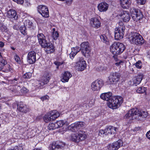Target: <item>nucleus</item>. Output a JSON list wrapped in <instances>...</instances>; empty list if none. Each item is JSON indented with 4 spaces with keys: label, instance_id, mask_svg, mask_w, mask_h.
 I'll return each instance as SVG.
<instances>
[{
    "label": "nucleus",
    "instance_id": "obj_53",
    "mask_svg": "<svg viewBox=\"0 0 150 150\" xmlns=\"http://www.w3.org/2000/svg\"><path fill=\"white\" fill-rule=\"evenodd\" d=\"M146 135L148 139H150V130L147 133Z\"/></svg>",
    "mask_w": 150,
    "mask_h": 150
},
{
    "label": "nucleus",
    "instance_id": "obj_63",
    "mask_svg": "<svg viewBox=\"0 0 150 150\" xmlns=\"http://www.w3.org/2000/svg\"><path fill=\"white\" fill-rule=\"evenodd\" d=\"M53 32H54V31H56L55 30V28H53Z\"/></svg>",
    "mask_w": 150,
    "mask_h": 150
},
{
    "label": "nucleus",
    "instance_id": "obj_41",
    "mask_svg": "<svg viewBox=\"0 0 150 150\" xmlns=\"http://www.w3.org/2000/svg\"><path fill=\"white\" fill-rule=\"evenodd\" d=\"M52 35L53 38L54 40H55L57 39L59 37V33L57 31L53 32Z\"/></svg>",
    "mask_w": 150,
    "mask_h": 150
},
{
    "label": "nucleus",
    "instance_id": "obj_46",
    "mask_svg": "<svg viewBox=\"0 0 150 150\" xmlns=\"http://www.w3.org/2000/svg\"><path fill=\"white\" fill-rule=\"evenodd\" d=\"M98 134L100 136L104 134H105V135H107L106 133H105V129L104 130L103 129L100 130Z\"/></svg>",
    "mask_w": 150,
    "mask_h": 150
},
{
    "label": "nucleus",
    "instance_id": "obj_35",
    "mask_svg": "<svg viewBox=\"0 0 150 150\" xmlns=\"http://www.w3.org/2000/svg\"><path fill=\"white\" fill-rule=\"evenodd\" d=\"M100 37L102 41L107 44H108V40L105 35H102L100 36Z\"/></svg>",
    "mask_w": 150,
    "mask_h": 150
},
{
    "label": "nucleus",
    "instance_id": "obj_18",
    "mask_svg": "<svg viewBox=\"0 0 150 150\" xmlns=\"http://www.w3.org/2000/svg\"><path fill=\"white\" fill-rule=\"evenodd\" d=\"M79 71H82L86 67V62L82 57H79V61L76 62Z\"/></svg>",
    "mask_w": 150,
    "mask_h": 150
},
{
    "label": "nucleus",
    "instance_id": "obj_47",
    "mask_svg": "<svg viewBox=\"0 0 150 150\" xmlns=\"http://www.w3.org/2000/svg\"><path fill=\"white\" fill-rule=\"evenodd\" d=\"M49 98V97L47 95H45L40 98L41 100L42 101L46 100H47Z\"/></svg>",
    "mask_w": 150,
    "mask_h": 150
},
{
    "label": "nucleus",
    "instance_id": "obj_31",
    "mask_svg": "<svg viewBox=\"0 0 150 150\" xmlns=\"http://www.w3.org/2000/svg\"><path fill=\"white\" fill-rule=\"evenodd\" d=\"M71 52L70 54V57L72 59L76 54L80 51V48L78 46L72 48Z\"/></svg>",
    "mask_w": 150,
    "mask_h": 150
},
{
    "label": "nucleus",
    "instance_id": "obj_37",
    "mask_svg": "<svg viewBox=\"0 0 150 150\" xmlns=\"http://www.w3.org/2000/svg\"><path fill=\"white\" fill-rule=\"evenodd\" d=\"M146 88L143 87H139L137 90V92L138 93H143L146 91Z\"/></svg>",
    "mask_w": 150,
    "mask_h": 150
},
{
    "label": "nucleus",
    "instance_id": "obj_26",
    "mask_svg": "<svg viewBox=\"0 0 150 150\" xmlns=\"http://www.w3.org/2000/svg\"><path fill=\"white\" fill-rule=\"evenodd\" d=\"M72 76L71 73L68 71H65L63 75V78L61 81L63 82H67Z\"/></svg>",
    "mask_w": 150,
    "mask_h": 150
},
{
    "label": "nucleus",
    "instance_id": "obj_50",
    "mask_svg": "<svg viewBox=\"0 0 150 150\" xmlns=\"http://www.w3.org/2000/svg\"><path fill=\"white\" fill-rule=\"evenodd\" d=\"M6 29V27L4 25H2L1 26H0V29L2 31H4Z\"/></svg>",
    "mask_w": 150,
    "mask_h": 150
},
{
    "label": "nucleus",
    "instance_id": "obj_19",
    "mask_svg": "<svg viewBox=\"0 0 150 150\" xmlns=\"http://www.w3.org/2000/svg\"><path fill=\"white\" fill-rule=\"evenodd\" d=\"M15 88H16V89L14 90L13 89V90H12L11 91L13 94H15L16 95H19L20 91H21L22 93H25L28 92V90L26 87L23 86L21 89L20 86L19 85L16 86L15 87Z\"/></svg>",
    "mask_w": 150,
    "mask_h": 150
},
{
    "label": "nucleus",
    "instance_id": "obj_48",
    "mask_svg": "<svg viewBox=\"0 0 150 150\" xmlns=\"http://www.w3.org/2000/svg\"><path fill=\"white\" fill-rule=\"evenodd\" d=\"M0 62L2 64V65L3 66L6 65L7 62L4 59H2L0 60Z\"/></svg>",
    "mask_w": 150,
    "mask_h": 150
},
{
    "label": "nucleus",
    "instance_id": "obj_32",
    "mask_svg": "<svg viewBox=\"0 0 150 150\" xmlns=\"http://www.w3.org/2000/svg\"><path fill=\"white\" fill-rule=\"evenodd\" d=\"M65 124L66 125H69L67 122H64L63 120H59L55 123V126L56 127L58 128L62 127Z\"/></svg>",
    "mask_w": 150,
    "mask_h": 150
},
{
    "label": "nucleus",
    "instance_id": "obj_56",
    "mask_svg": "<svg viewBox=\"0 0 150 150\" xmlns=\"http://www.w3.org/2000/svg\"><path fill=\"white\" fill-rule=\"evenodd\" d=\"M73 0H65V1H66V3L67 4L68 3H71L72 2Z\"/></svg>",
    "mask_w": 150,
    "mask_h": 150
},
{
    "label": "nucleus",
    "instance_id": "obj_59",
    "mask_svg": "<svg viewBox=\"0 0 150 150\" xmlns=\"http://www.w3.org/2000/svg\"><path fill=\"white\" fill-rule=\"evenodd\" d=\"M140 129L139 127H136L135 129V130H138Z\"/></svg>",
    "mask_w": 150,
    "mask_h": 150
},
{
    "label": "nucleus",
    "instance_id": "obj_16",
    "mask_svg": "<svg viewBox=\"0 0 150 150\" xmlns=\"http://www.w3.org/2000/svg\"><path fill=\"white\" fill-rule=\"evenodd\" d=\"M36 53L34 51L28 52L27 56V61L30 64H33L36 61Z\"/></svg>",
    "mask_w": 150,
    "mask_h": 150
},
{
    "label": "nucleus",
    "instance_id": "obj_62",
    "mask_svg": "<svg viewBox=\"0 0 150 150\" xmlns=\"http://www.w3.org/2000/svg\"><path fill=\"white\" fill-rule=\"evenodd\" d=\"M3 68L2 67H0V71Z\"/></svg>",
    "mask_w": 150,
    "mask_h": 150
},
{
    "label": "nucleus",
    "instance_id": "obj_15",
    "mask_svg": "<svg viewBox=\"0 0 150 150\" xmlns=\"http://www.w3.org/2000/svg\"><path fill=\"white\" fill-rule=\"evenodd\" d=\"M66 144L62 142L57 141L53 142L50 147L52 150L57 149H63L65 146Z\"/></svg>",
    "mask_w": 150,
    "mask_h": 150
},
{
    "label": "nucleus",
    "instance_id": "obj_61",
    "mask_svg": "<svg viewBox=\"0 0 150 150\" xmlns=\"http://www.w3.org/2000/svg\"><path fill=\"white\" fill-rule=\"evenodd\" d=\"M33 150H41V149L38 148H35Z\"/></svg>",
    "mask_w": 150,
    "mask_h": 150
},
{
    "label": "nucleus",
    "instance_id": "obj_43",
    "mask_svg": "<svg viewBox=\"0 0 150 150\" xmlns=\"http://www.w3.org/2000/svg\"><path fill=\"white\" fill-rule=\"evenodd\" d=\"M137 3L140 5H144L146 2V0H136Z\"/></svg>",
    "mask_w": 150,
    "mask_h": 150
},
{
    "label": "nucleus",
    "instance_id": "obj_22",
    "mask_svg": "<svg viewBox=\"0 0 150 150\" xmlns=\"http://www.w3.org/2000/svg\"><path fill=\"white\" fill-rule=\"evenodd\" d=\"M108 4L105 2H102L99 4L98 6V8L100 12H105L108 8Z\"/></svg>",
    "mask_w": 150,
    "mask_h": 150
},
{
    "label": "nucleus",
    "instance_id": "obj_11",
    "mask_svg": "<svg viewBox=\"0 0 150 150\" xmlns=\"http://www.w3.org/2000/svg\"><path fill=\"white\" fill-rule=\"evenodd\" d=\"M80 51H81L82 54L85 57L86 55H88L91 51L90 46L88 42H85L80 45Z\"/></svg>",
    "mask_w": 150,
    "mask_h": 150
},
{
    "label": "nucleus",
    "instance_id": "obj_8",
    "mask_svg": "<svg viewBox=\"0 0 150 150\" xmlns=\"http://www.w3.org/2000/svg\"><path fill=\"white\" fill-rule=\"evenodd\" d=\"M60 115L59 113L56 110L52 111V112L45 115L43 118L44 120L47 123L50 121H53Z\"/></svg>",
    "mask_w": 150,
    "mask_h": 150
},
{
    "label": "nucleus",
    "instance_id": "obj_27",
    "mask_svg": "<svg viewBox=\"0 0 150 150\" xmlns=\"http://www.w3.org/2000/svg\"><path fill=\"white\" fill-rule=\"evenodd\" d=\"M90 23L92 27L98 28L100 26V23L99 21L96 18H92L90 21Z\"/></svg>",
    "mask_w": 150,
    "mask_h": 150
},
{
    "label": "nucleus",
    "instance_id": "obj_25",
    "mask_svg": "<svg viewBox=\"0 0 150 150\" xmlns=\"http://www.w3.org/2000/svg\"><path fill=\"white\" fill-rule=\"evenodd\" d=\"M132 0H120V3L122 7L124 9H127L129 7Z\"/></svg>",
    "mask_w": 150,
    "mask_h": 150
},
{
    "label": "nucleus",
    "instance_id": "obj_4",
    "mask_svg": "<svg viewBox=\"0 0 150 150\" xmlns=\"http://www.w3.org/2000/svg\"><path fill=\"white\" fill-rule=\"evenodd\" d=\"M123 102L122 98L120 96L113 97L108 103V105L110 108L114 109L119 107Z\"/></svg>",
    "mask_w": 150,
    "mask_h": 150
},
{
    "label": "nucleus",
    "instance_id": "obj_51",
    "mask_svg": "<svg viewBox=\"0 0 150 150\" xmlns=\"http://www.w3.org/2000/svg\"><path fill=\"white\" fill-rule=\"evenodd\" d=\"M123 62L122 61H120L119 62H118L115 63V65L117 66H119L121 63H123Z\"/></svg>",
    "mask_w": 150,
    "mask_h": 150
},
{
    "label": "nucleus",
    "instance_id": "obj_34",
    "mask_svg": "<svg viewBox=\"0 0 150 150\" xmlns=\"http://www.w3.org/2000/svg\"><path fill=\"white\" fill-rule=\"evenodd\" d=\"M20 31L21 33L24 35H26L27 34L26 27L25 25L21 26L19 28Z\"/></svg>",
    "mask_w": 150,
    "mask_h": 150
},
{
    "label": "nucleus",
    "instance_id": "obj_55",
    "mask_svg": "<svg viewBox=\"0 0 150 150\" xmlns=\"http://www.w3.org/2000/svg\"><path fill=\"white\" fill-rule=\"evenodd\" d=\"M147 57L150 59V50H149L147 53Z\"/></svg>",
    "mask_w": 150,
    "mask_h": 150
},
{
    "label": "nucleus",
    "instance_id": "obj_33",
    "mask_svg": "<svg viewBox=\"0 0 150 150\" xmlns=\"http://www.w3.org/2000/svg\"><path fill=\"white\" fill-rule=\"evenodd\" d=\"M24 25L30 28H33V23L29 20H25L24 23Z\"/></svg>",
    "mask_w": 150,
    "mask_h": 150
},
{
    "label": "nucleus",
    "instance_id": "obj_20",
    "mask_svg": "<svg viewBox=\"0 0 150 150\" xmlns=\"http://www.w3.org/2000/svg\"><path fill=\"white\" fill-rule=\"evenodd\" d=\"M123 21L124 22L129 21L131 18V16L127 11H123L119 15Z\"/></svg>",
    "mask_w": 150,
    "mask_h": 150
},
{
    "label": "nucleus",
    "instance_id": "obj_6",
    "mask_svg": "<svg viewBox=\"0 0 150 150\" xmlns=\"http://www.w3.org/2000/svg\"><path fill=\"white\" fill-rule=\"evenodd\" d=\"M119 26L115 29V38L116 40H120L123 38L125 29V25L122 22H119Z\"/></svg>",
    "mask_w": 150,
    "mask_h": 150
},
{
    "label": "nucleus",
    "instance_id": "obj_9",
    "mask_svg": "<svg viewBox=\"0 0 150 150\" xmlns=\"http://www.w3.org/2000/svg\"><path fill=\"white\" fill-rule=\"evenodd\" d=\"M130 12L133 19L136 21L142 19L143 17V15L139 10L133 8L130 10Z\"/></svg>",
    "mask_w": 150,
    "mask_h": 150
},
{
    "label": "nucleus",
    "instance_id": "obj_64",
    "mask_svg": "<svg viewBox=\"0 0 150 150\" xmlns=\"http://www.w3.org/2000/svg\"><path fill=\"white\" fill-rule=\"evenodd\" d=\"M13 1H14L15 2H17L18 0H13Z\"/></svg>",
    "mask_w": 150,
    "mask_h": 150
},
{
    "label": "nucleus",
    "instance_id": "obj_23",
    "mask_svg": "<svg viewBox=\"0 0 150 150\" xmlns=\"http://www.w3.org/2000/svg\"><path fill=\"white\" fill-rule=\"evenodd\" d=\"M112 93L110 92L103 93L100 95V98L108 102L113 97L112 96Z\"/></svg>",
    "mask_w": 150,
    "mask_h": 150
},
{
    "label": "nucleus",
    "instance_id": "obj_24",
    "mask_svg": "<svg viewBox=\"0 0 150 150\" xmlns=\"http://www.w3.org/2000/svg\"><path fill=\"white\" fill-rule=\"evenodd\" d=\"M143 76V74H140L133 78V85L137 86L139 84L142 80Z\"/></svg>",
    "mask_w": 150,
    "mask_h": 150
},
{
    "label": "nucleus",
    "instance_id": "obj_58",
    "mask_svg": "<svg viewBox=\"0 0 150 150\" xmlns=\"http://www.w3.org/2000/svg\"><path fill=\"white\" fill-rule=\"evenodd\" d=\"M4 45V43L2 42H0V47H2Z\"/></svg>",
    "mask_w": 150,
    "mask_h": 150
},
{
    "label": "nucleus",
    "instance_id": "obj_38",
    "mask_svg": "<svg viewBox=\"0 0 150 150\" xmlns=\"http://www.w3.org/2000/svg\"><path fill=\"white\" fill-rule=\"evenodd\" d=\"M32 76L31 73L28 72L25 73L23 76V78L25 79H29Z\"/></svg>",
    "mask_w": 150,
    "mask_h": 150
},
{
    "label": "nucleus",
    "instance_id": "obj_36",
    "mask_svg": "<svg viewBox=\"0 0 150 150\" xmlns=\"http://www.w3.org/2000/svg\"><path fill=\"white\" fill-rule=\"evenodd\" d=\"M10 81L12 84L16 85L21 82L19 78H15L13 80H10Z\"/></svg>",
    "mask_w": 150,
    "mask_h": 150
},
{
    "label": "nucleus",
    "instance_id": "obj_2",
    "mask_svg": "<svg viewBox=\"0 0 150 150\" xmlns=\"http://www.w3.org/2000/svg\"><path fill=\"white\" fill-rule=\"evenodd\" d=\"M39 44L42 47L46 48L45 51L47 53H51L54 51V45L45 39V35L42 33H40L37 35Z\"/></svg>",
    "mask_w": 150,
    "mask_h": 150
},
{
    "label": "nucleus",
    "instance_id": "obj_10",
    "mask_svg": "<svg viewBox=\"0 0 150 150\" xmlns=\"http://www.w3.org/2000/svg\"><path fill=\"white\" fill-rule=\"evenodd\" d=\"M121 75L117 72H112L110 73L108 77L109 80L111 84H116L120 81Z\"/></svg>",
    "mask_w": 150,
    "mask_h": 150
},
{
    "label": "nucleus",
    "instance_id": "obj_7",
    "mask_svg": "<svg viewBox=\"0 0 150 150\" xmlns=\"http://www.w3.org/2000/svg\"><path fill=\"white\" fill-rule=\"evenodd\" d=\"M87 136L86 133L83 131L80 130L77 133L72 134L71 139L76 142H79L85 140Z\"/></svg>",
    "mask_w": 150,
    "mask_h": 150
},
{
    "label": "nucleus",
    "instance_id": "obj_21",
    "mask_svg": "<svg viewBox=\"0 0 150 150\" xmlns=\"http://www.w3.org/2000/svg\"><path fill=\"white\" fill-rule=\"evenodd\" d=\"M122 144V142L121 140H118L109 146V149L110 150H117L121 146Z\"/></svg>",
    "mask_w": 150,
    "mask_h": 150
},
{
    "label": "nucleus",
    "instance_id": "obj_17",
    "mask_svg": "<svg viewBox=\"0 0 150 150\" xmlns=\"http://www.w3.org/2000/svg\"><path fill=\"white\" fill-rule=\"evenodd\" d=\"M17 109L20 112L24 113L29 112L30 110L27 106L22 102H20L17 105Z\"/></svg>",
    "mask_w": 150,
    "mask_h": 150
},
{
    "label": "nucleus",
    "instance_id": "obj_42",
    "mask_svg": "<svg viewBox=\"0 0 150 150\" xmlns=\"http://www.w3.org/2000/svg\"><path fill=\"white\" fill-rule=\"evenodd\" d=\"M134 65L137 68L140 69L142 67V62L141 61L139 60L134 64Z\"/></svg>",
    "mask_w": 150,
    "mask_h": 150
},
{
    "label": "nucleus",
    "instance_id": "obj_12",
    "mask_svg": "<svg viewBox=\"0 0 150 150\" xmlns=\"http://www.w3.org/2000/svg\"><path fill=\"white\" fill-rule=\"evenodd\" d=\"M84 125V123L82 122H78L70 125L69 128L72 132H77L81 127H83Z\"/></svg>",
    "mask_w": 150,
    "mask_h": 150
},
{
    "label": "nucleus",
    "instance_id": "obj_52",
    "mask_svg": "<svg viewBox=\"0 0 150 150\" xmlns=\"http://www.w3.org/2000/svg\"><path fill=\"white\" fill-rule=\"evenodd\" d=\"M23 0H18L16 2V3H17L18 4H23Z\"/></svg>",
    "mask_w": 150,
    "mask_h": 150
},
{
    "label": "nucleus",
    "instance_id": "obj_30",
    "mask_svg": "<svg viewBox=\"0 0 150 150\" xmlns=\"http://www.w3.org/2000/svg\"><path fill=\"white\" fill-rule=\"evenodd\" d=\"M116 128L112 126H109L105 129V133L107 134H114L116 131Z\"/></svg>",
    "mask_w": 150,
    "mask_h": 150
},
{
    "label": "nucleus",
    "instance_id": "obj_57",
    "mask_svg": "<svg viewBox=\"0 0 150 150\" xmlns=\"http://www.w3.org/2000/svg\"><path fill=\"white\" fill-rule=\"evenodd\" d=\"M20 119L22 121H24L26 119L25 117L24 116L21 117Z\"/></svg>",
    "mask_w": 150,
    "mask_h": 150
},
{
    "label": "nucleus",
    "instance_id": "obj_54",
    "mask_svg": "<svg viewBox=\"0 0 150 150\" xmlns=\"http://www.w3.org/2000/svg\"><path fill=\"white\" fill-rule=\"evenodd\" d=\"M13 28L15 30H18L19 29V26L16 25H15L13 27Z\"/></svg>",
    "mask_w": 150,
    "mask_h": 150
},
{
    "label": "nucleus",
    "instance_id": "obj_60",
    "mask_svg": "<svg viewBox=\"0 0 150 150\" xmlns=\"http://www.w3.org/2000/svg\"><path fill=\"white\" fill-rule=\"evenodd\" d=\"M11 70H12V69L11 68H9L8 70H7V71H6V72H7L8 71H11Z\"/></svg>",
    "mask_w": 150,
    "mask_h": 150
},
{
    "label": "nucleus",
    "instance_id": "obj_39",
    "mask_svg": "<svg viewBox=\"0 0 150 150\" xmlns=\"http://www.w3.org/2000/svg\"><path fill=\"white\" fill-rule=\"evenodd\" d=\"M42 83L41 81H35L33 83L34 86H38V87H40V88H42V86L43 85H42L41 83Z\"/></svg>",
    "mask_w": 150,
    "mask_h": 150
},
{
    "label": "nucleus",
    "instance_id": "obj_14",
    "mask_svg": "<svg viewBox=\"0 0 150 150\" xmlns=\"http://www.w3.org/2000/svg\"><path fill=\"white\" fill-rule=\"evenodd\" d=\"M103 84V83L102 80H96L91 84V88L93 91H99L102 87Z\"/></svg>",
    "mask_w": 150,
    "mask_h": 150
},
{
    "label": "nucleus",
    "instance_id": "obj_40",
    "mask_svg": "<svg viewBox=\"0 0 150 150\" xmlns=\"http://www.w3.org/2000/svg\"><path fill=\"white\" fill-rule=\"evenodd\" d=\"M55 126V123L54 124H53L52 123L49 124V125L48 126V128L50 130H52L57 128Z\"/></svg>",
    "mask_w": 150,
    "mask_h": 150
},
{
    "label": "nucleus",
    "instance_id": "obj_29",
    "mask_svg": "<svg viewBox=\"0 0 150 150\" xmlns=\"http://www.w3.org/2000/svg\"><path fill=\"white\" fill-rule=\"evenodd\" d=\"M7 15L9 18H14L15 19H16L18 18L16 11L13 10H9L7 12Z\"/></svg>",
    "mask_w": 150,
    "mask_h": 150
},
{
    "label": "nucleus",
    "instance_id": "obj_1",
    "mask_svg": "<svg viewBox=\"0 0 150 150\" xmlns=\"http://www.w3.org/2000/svg\"><path fill=\"white\" fill-rule=\"evenodd\" d=\"M145 113L144 111H139L137 108H133L129 110L125 115L124 118L128 120H131L134 119H137L138 120H142V118L146 117V114L144 115Z\"/></svg>",
    "mask_w": 150,
    "mask_h": 150
},
{
    "label": "nucleus",
    "instance_id": "obj_44",
    "mask_svg": "<svg viewBox=\"0 0 150 150\" xmlns=\"http://www.w3.org/2000/svg\"><path fill=\"white\" fill-rule=\"evenodd\" d=\"M13 150H23V148L22 146H15L13 149Z\"/></svg>",
    "mask_w": 150,
    "mask_h": 150
},
{
    "label": "nucleus",
    "instance_id": "obj_45",
    "mask_svg": "<svg viewBox=\"0 0 150 150\" xmlns=\"http://www.w3.org/2000/svg\"><path fill=\"white\" fill-rule=\"evenodd\" d=\"M15 59L18 63L20 64L21 61L20 57L17 55H16L14 56Z\"/></svg>",
    "mask_w": 150,
    "mask_h": 150
},
{
    "label": "nucleus",
    "instance_id": "obj_28",
    "mask_svg": "<svg viewBox=\"0 0 150 150\" xmlns=\"http://www.w3.org/2000/svg\"><path fill=\"white\" fill-rule=\"evenodd\" d=\"M50 75L49 74L47 73H45L43 76L42 77L41 79V84L44 85L45 84H47L49 81L50 79Z\"/></svg>",
    "mask_w": 150,
    "mask_h": 150
},
{
    "label": "nucleus",
    "instance_id": "obj_49",
    "mask_svg": "<svg viewBox=\"0 0 150 150\" xmlns=\"http://www.w3.org/2000/svg\"><path fill=\"white\" fill-rule=\"evenodd\" d=\"M54 64L57 66V68H58L59 67V66L61 65H62L63 64V62H58L57 61H55L54 62Z\"/></svg>",
    "mask_w": 150,
    "mask_h": 150
},
{
    "label": "nucleus",
    "instance_id": "obj_3",
    "mask_svg": "<svg viewBox=\"0 0 150 150\" xmlns=\"http://www.w3.org/2000/svg\"><path fill=\"white\" fill-rule=\"evenodd\" d=\"M125 49L124 45L120 42H115L110 47V52L112 54L116 56L121 54Z\"/></svg>",
    "mask_w": 150,
    "mask_h": 150
},
{
    "label": "nucleus",
    "instance_id": "obj_5",
    "mask_svg": "<svg viewBox=\"0 0 150 150\" xmlns=\"http://www.w3.org/2000/svg\"><path fill=\"white\" fill-rule=\"evenodd\" d=\"M129 39L132 43L137 45H141L144 43L145 40L142 36L137 32H132Z\"/></svg>",
    "mask_w": 150,
    "mask_h": 150
},
{
    "label": "nucleus",
    "instance_id": "obj_13",
    "mask_svg": "<svg viewBox=\"0 0 150 150\" xmlns=\"http://www.w3.org/2000/svg\"><path fill=\"white\" fill-rule=\"evenodd\" d=\"M38 11L42 16L45 18L49 17L48 8L45 5H40L38 6Z\"/></svg>",
    "mask_w": 150,
    "mask_h": 150
}]
</instances>
